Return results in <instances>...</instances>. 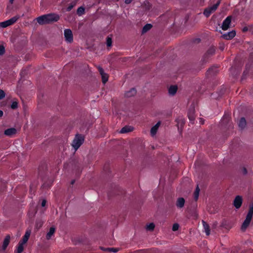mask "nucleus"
I'll return each mask as SVG.
<instances>
[{"label":"nucleus","mask_w":253,"mask_h":253,"mask_svg":"<svg viewBox=\"0 0 253 253\" xmlns=\"http://www.w3.org/2000/svg\"><path fill=\"white\" fill-rule=\"evenodd\" d=\"M55 229L54 227H50L49 231L47 232L46 237L47 240L51 238V236L54 234Z\"/></svg>","instance_id":"nucleus-20"},{"label":"nucleus","mask_w":253,"mask_h":253,"mask_svg":"<svg viewBox=\"0 0 253 253\" xmlns=\"http://www.w3.org/2000/svg\"><path fill=\"white\" fill-rule=\"evenodd\" d=\"M199 192H200V188H199L198 185H197V186L195 190V192L194 193V199L196 201H197L198 199L199 195Z\"/></svg>","instance_id":"nucleus-26"},{"label":"nucleus","mask_w":253,"mask_h":253,"mask_svg":"<svg viewBox=\"0 0 253 253\" xmlns=\"http://www.w3.org/2000/svg\"><path fill=\"white\" fill-rule=\"evenodd\" d=\"M204 229V232L206 235L209 236L210 234V229L209 224L206 223L205 221H202Z\"/></svg>","instance_id":"nucleus-18"},{"label":"nucleus","mask_w":253,"mask_h":253,"mask_svg":"<svg viewBox=\"0 0 253 253\" xmlns=\"http://www.w3.org/2000/svg\"><path fill=\"white\" fill-rule=\"evenodd\" d=\"M72 8V6H69L68 7L67 10L68 11H70Z\"/></svg>","instance_id":"nucleus-41"},{"label":"nucleus","mask_w":253,"mask_h":253,"mask_svg":"<svg viewBox=\"0 0 253 253\" xmlns=\"http://www.w3.org/2000/svg\"><path fill=\"white\" fill-rule=\"evenodd\" d=\"M244 173L245 174H246V173H247V169H245V168L244 169Z\"/></svg>","instance_id":"nucleus-40"},{"label":"nucleus","mask_w":253,"mask_h":253,"mask_svg":"<svg viewBox=\"0 0 253 253\" xmlns=\"http://www.w3.org/2000/svg\"><path fill=\"white\" fill-rule=\"evenodd\" d=\"M46 200H43L42 201V206L43 207H44L45 206V205H46Z\"/></svg>","instance_id":"nucleus-36"},{"label":"nucleus","mask_w":253,"mask_h":253,"mask_svg":"<svg viewBox=\"0 0 253 253\" xmlns=\"http://www.w3.org/2000/svg\"><path fill=\"white\" fill-rule=\"evenodd\" d=\"M24 244L19 242L16 251V253H22L24 250Z\"/></svg>","instance_id":"nucleus-22"},{"label":"nucleus","mask_w":253,"mask_h":253,"mask_svg":"<svg viewBox=\"0 0 253 253\" xmlns=\"http://www.w3.org/2000/svg\"><path fill=\"white\" fill-rule=\"evenodd\" d=\"M219 4V1L217 2L216 4L213 5L205 9L204 11V14L207 17H209L211 13L214 12L217 8Z\"/></svg>","instance_id":"nucleus-4"},{"label":"nucleus","mask_w":253,"mask_h":253,"mask_svg":"<svg viewBox=\"0 0 253 253\" xmlns=\"http://www.w3.org/2000/svg\"><path fill=\"white\" fill-rule=\"evenodd\" d=\"M5 96V93L3 90L0 89V99L3 98Z\"/></svg>","instance_id":"nucleus-34"},{"label":"nucleus","mask_w":253,"mask_h":253,"mask_svg":"<svg viewBox=\"0 0 253 253\" xmlns=\"http://www.w3.org/2000/svg\"><path fill=\"white\" fill-rule=\"evenodd\" d=\"M17 133V130L14 127L8 128L4 131V134L9 137H12Z\"/></svg>","instance_id":"nucleus-9"},{"label":"nucleus","mask_w":253,"mask_h":253,"mask_svg":"<svg viewBox=\"0 0 253 253\" xmlns=\"http://www.w3.org/2000/svg\"><path fill=\"white\" fill-rule=\"evenodd\" d=\"M152 27V26L150 24H146L142 28V33L144 34L149 31Z\"/></svg>","instance_id":"nucleus-23"},{"label":"nucleus","mask_w":253,"mask_h":253,"mask_svg":"<svg viewBox=\"0 0 253 253\" xmlns=\"http://www.w3.org/2000/svg\"><path fill=\"white\" fill-rule=\"evenodd\" d=\"M236 35L235 31H232L227 33L224 34L222 36V37L225 40H231L233 39Z\"/></svg>","instance_id":"nucleus-11"},{"label":"nucleus","mask_w":253,"mask_h":253,"mask_svg":"<svg viewBox=\"0 0 253 253\" xmlns=\"http://www.w3.org/2000/svg\"><path fill=\"white\" fill-rule=\"evenodd\" d=\"M133 130V127L130 126H126L123 127L120 130V133H124L131 131Z\"/></svg>","instance_id":"nucleus-19"},{"label":"nucleus","mask_w":253,"mask_h":253,"mask_svg":"<svg viewBox=\"0 0 253 253\" xmlns=\"http://www.w3.org/2000/svg\"><path fill=\"white\" fill-rule=\"evenodd\" d=\"M101 249L103 251L111 252H114V253H116L118 251V250L117 249L114 248H106V249L101 248Z\"/></svg>","instance_id":"nucleus-28"},{"label":"nucleus","mask_w":253,"mask_h":253,"mask_svg":"<svg viewBox=\"0 0 253 253\" xmlns=\"http://www.w3.org/2000/svg\"><path fill=\"white\" fill-rule=\"evenodd\" d=\"M136 93V90L134 88H131L130 90L127 91L125 95L127 97L134 96Z\"/></svg>","instance_id":"nucleus-21"},{"label":"nucleus","mask_w":253,"mask_h":253,"mask_svg":"<svg viewBox=\"0 0 253 253\" xmlns=\"http://www.w3.org/2000/svg\"><path fill=\"white\" fill-rule=\"evenodd\" d=\"M31 234V231H27L24 236V237L22 238V240L20 241V242L25 244L27 243L28 241L30 236Z\"/></svg>","instance_id":"nucleus-17"},{"label":"nucleus","mask_w":253,"mask_h":253,"mask_svg":"<svg viewBox=\"0 0 253 253\" xmlns=\"http://www.w3.org/2000/svg\"><path fill=\"white\" fill-rule=\"evenodd\" d=\"M18 107V103L17 101H13L11 105V108L13 109H16Z\"/></svg>","instance_id":"nucleus-31"},{"label":"nucleus","mask_w":253,"mask_h":253,"mask_svg":"<svg viewBox=\"0 0 253 253\" xmlns=\"http://www.w3.org/2000/svg\"><path fill=\"white\" fill-rule=\"evenodd\" d=\"M179 228V224L177 223H174L172 226V230L173 231H177Z\"/></svg>","instance_id":"nucleus-32"},{"label":"nucleus","mask_w":253,"mask_h":253,"mask_svg":"<svg viewBox=\"0 0 253 253\" xmlns=\"http://www.w3.org/2000/svg\"><path fill=\"white\" fill-rule=\"evenodd\" d=\"M155 224L153 223H150L147 225L146 229L148 231H153L155 228Z\"/></svg>","instance_id":"nucleus-27"},{"label":"nucleus","mask_w":253,"mask_h":253,"mask_svg":"<svg viewBox=\"0 0 253 253\" xmlns=\"http://www.w3.org/2000/svg\"><path fill=\"white\" fill-rule=\"evenodd\" d=\"M231 22V17L228 16L223 22L221 28L223 30H227L229 27Z\"/></svg>","instance_id":"nucleus-7"},{"label":"nucleus","mask_w":253,"mask_h":253,"mask_svg":"<svg viewBox=\"0 0 253 253\" xmlns=\"http://www.w3.org/2000/svg\"><path fill=\"white\" fill-rule=\"evenodd\" d=\"M188 117L189 120L192 122L195 120L194 110L193 109L188 112Z\"/></svg>","instance_id":"nucleus-25"},{"label":"nucleus","mask_w":253,"mask_h":253,"mask_svg":"<svg viewBox=\"0 0 253 253\" xmlns=\"http://www.w3.org/2000/svg\"><path fill=\"white\" fill-rule=\"evenodd\" d=\"M220 48H221V49L222 50H223V47L220 46Z\"/></svg>","instance_id":"nucleus-44"},{"label":"nucleus","mask_w":253,"mask_h":253,"mask_svg":"<svg viewBox=\"0 0 253 253\" xmlns=\"http://www.w3.org/2000/svg\"><path fill=\"white\" fill-rule=\"evenodd\" d=\"M64 37L67 42L71 43L73 41V36L72 32L70 29H67L64 32Z\"/></svg>","instance_id":"nucleus-5"},{"label":"nucleus","mask_w":253,"mask_h":253,"mask_svg":"<svg viewBox=\"0 0 253 253\" xmlns=\"http://www.w3.org/2000/svg\"><path fill=\"white\" fill-rule=\"evenodd\" d=\"M5 49L4 47L2 45H0V55H3L4 53Z\"/></svg>","instance_id":"nucleus-33"},{"label":"nucleus","mask_w":253,"mask_h":253,"mask_svg":"<svg viewBox=\"0 0 253 253\" xmlns=\"http://www.w3.org/2000/svg\"><path fill=\"white\" fill-rule=\"evenodd\" d=\"M18 16H14L11 19L0 23V27L2 28H6L7 26L12 25L15 23L17 20L19 19Z\"/></svg>","instance_id":"nucleus-3"},{"label":"nucleus","mask_w":253,"mask_h":253,"mask_svg":"<svg viewBox=\"0 0 253 253\" xmlns=\"http://www.w3.org/2000/svg\"><path fill=\"white\" fill-rule=\"evenodd\" d=\"M106 44L107 46L110 47L112 45V39L110 37H107L106 40Z\"/></svg>","instance_id":"nucleus-30"},{"label":"nucleus","mask_w":253,"mask_h":253,"mask_svg":"<svg viewBox=\"0 0 253 253\" xmlns=\"http://www.w3.org/2000/svg\"><path fill=\"white\" fill-rule=\"evenodd\" d=\"M214 51H215L214 48H212L210 49L208 51L207 53L210 54H212L214 52Z\"/></svg>","instance_id":"nucleus-35"},{"label":"nucleus","mask_w":253,"mask_h":253,"mask_svg":"<svg viewBox=\"0 0 253 253\" xmlns=\"http://www.w3.org/2000/svg\"><path fill=\"white\" fill-rule=\"evenodd\" d=\"M84 11V8L83 7H80L78 8L77 13L79 15H82Z\"/></svg>","instance_id":"nucleus-29"},{"label":"nucleus","mask_w":253,"mask_h":253,"mask_svg":"<svg viewBox=\"0 0 253 253\" xmlns=\"http://www.w3.org/2000/svg\"><path fill=\"white\" fill-rule=\"evenodd\" d=\"M14 0H9V2L11 4H12Z\"/></svg>","instance_id":"nucleus-42"},{"label":"nucleus","mask_w":253,"mask_h":253,"mask_svg":"<svg viewBox=\"0 0 253 253\" xmlns=\"http://www.w3.org/2000/svg\"><path fill=\"white\" fill-rule=\"evenodd\" d=\"M185 204V200L183 198H179L177 199L176 203V206L178 208H182L184 207Z\"/></svg>","instance_id":"nucleus-14"},{"label":"nucleus","mask_w":253,"mask_h":253,"mask_svg":"<svg viewBox=\"0 0 253 253\" xmlns=\"http://www.w3.org/2000/svg\"><path fill=\"white\" fill-rule=\"evenodd\" d=\"M37 22L39 24L41 25L46 24L47 23V18L46 17V15H43L41 16H40L37 18Z\"/></svg>","instance_id":"nucleus-13"},{"label":"nucleus","mask_w":253,"mask_h":253,"mask_svg":"<svg viewBox=\"0 0 253 253\" xmlns=\"http://www.w3.org/2000/svg\"><path fill=\"white\" fill-rule=\"evenodd\" d=\"M46 17L47 18V24L56 22L59 19V16L58 15L55 14H46Z\"/></svg>","instance_id":"nucleus-6"},{"label":"nucleus","mask_w":253,"mask_h":253,"mask_svg":"<svg viewBox=\"0 0 253 253\" xmlns=\"http://www.w3.org/2000/svg\"><path fill=\"white\" fill-rule=\"evenodd\" d=\"M177 90V87L176 85H171L169 88V94L171 96L175 94Z\"/></svg>","instance_id":"nucleus-15"},{"label":"nucleus","mask_w":253,"mask_h":253,"mask_svg":"<svg viewBox=\"0 0 253 253\" xmlns=\"http://www.w3.org/2000/svg\"><path fill=\"white\" fill-rule=\"evenodd\" d=\"M3 116V112L0 110V117H1Z\"/></svg>","instance_id":"nucleus-39"},{"label":"nucleus","mask_w":253,"mask_h":253,"mask_svg":"<svg viewBox=\"0 0 253 253\" xmlns=\"http://www.w3.org/2000/svg\"><path fill=\"white\" fill-rule=\"evenodd\" d=\"M84 141V137L79 134H77L75 136L72 144V146L74 148L75 151H77V149L81 146V145L83 143Z\"/></svg>","instance_id":"nucleus-2"},{"label":"nucleus","mask_w":253,"mask_h":253,"mask_svg":"<svg viewBox=\"0 0 253 253\" xmlns=\"http://www.w3.org/2000/svg\"><path fill=\"white\" fill-rule=\"evenodd\" d=\"M247 28H244L243 31H247Z\"/></svg>","instance_id":"nucleus-43"},{"label":"nucleus","mask_w":253,"mask_h":253,"mask_svg":"<svg viewBox=\"0 0 253 253\" xmlns=\"http://www.w3.org/2000/svg\"><path fill=\"white\" fill-rule=\"evenodd\" d=\"M10 235H6L3 240V244H2V247H1L2 250L3 251H4L6 249L7 247L8 246V245H9V243L10 242Z\"/></svg>","instance_id":"nucleus-12"},{"label":"nucleus","mask_w":253,"mask_h":253,"mask_svg":"<svg viewBox=\"0 0 253 253\" xmlns=\"http://www.w3.org/2000/svg\"><path fill=\"white\" fill-rule=\"evenodd\" d=\"M246 126V121L245 118H242L239 123V126L241 128H244Z\"/></svg>","instance_id":"nucleus-24"},{"label":"nucleus","mask_w":253,"mask_h":253,"mask_svg":"<svg viewBox=\"0 0 253 253\" xmlns=\"http://www.w3.org/2000/svg\"><path fill=\"white\" fill-rule=\"evenodd\" d=\"M253 216V203L249 206V211L241 226V230L245 232L249 226Z\"/></svg>","instance_id":"nucleus-1"},{"label":"nucleus","mask_w":253,"mask_h":253,"mask_svg":"<svg viewBox=\"0 0 253 253\" xmlns=\"http://www.w3.org/2000/svg\"><path fill=\"white\" fill-rule=\"evenodd\" d=\"M212 70H213L212 68H211L209 69V70L208 71V74L209 75H212Z\"/></svg>","instance_id":"nucleus-37"},{"label":"nucleus","mask_w":253,"mask_h":253,"mask_svg":"<svg viewBox=\"0 0 253 253\" xmlns=\"http://www.w3.org/2000/svg\"><path fill=\"white\" fill-rule=\"evenodd\" d=\"M160 122H158L154 126H153L151 129V134L152 136H154L158 129L160 126Z\"/></svg>","instance_id":"nucleus-16"},{"label":"nucleus","mask_w":253,"mask_h":253,"mask_svg":"<svg viewBox=\"0 0 253 253\" xmlns=\"http://www.w3.org/2000/svg\"><path fill=\"white\" fill-rule=\"evenodd\" d=\"M98 68L101 76L102 82L105 84L108 81V75L104 72L103 69L101 67H99Z\"/></svg>","instance_id":"nucleus-10"},{"label":"nucleus","mask_w":253,"mask_h":253,"mask_svg":"<svg viewBox=\"0 0 253 253\" xmlns=\"http://www.w3.org/2000/svg\"><path fill=\"white\" fill-rule=\"evenodd\" d=\"M132 0H125V3L126 4H129L131 2Z\"/></svg>","instance_id":"nucleus-38"},{"label":"nucleus","mask_w":253,"mask_h":253,"mask_svg":"<svg viewBox=\"0 0 253 253\" xmlns=\"http://www.w3.org/2000/svg\"><path fill=\"white\" fill-rule=\"evenodd\" d=\"M242 202L243 199L242 197L238 195L235 197L233 201V205L236 209H238L241 207Z\"/></svg>","instance_id":"nucleus-8"}]
</instances>
